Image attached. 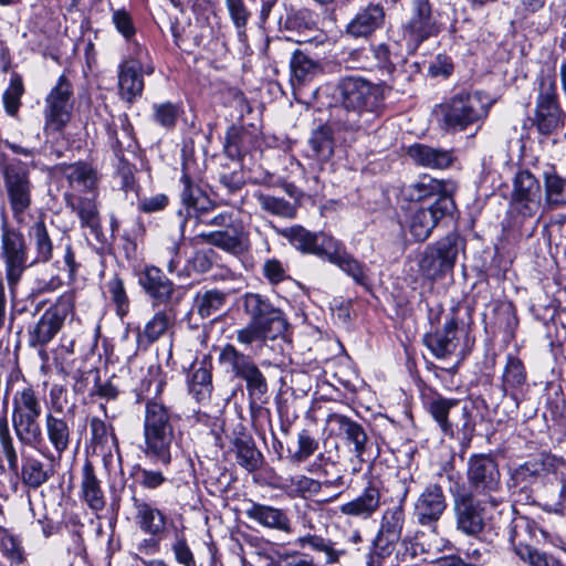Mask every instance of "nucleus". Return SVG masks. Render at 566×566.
I'll use <instances>...</instances> for the list:
<instances>
[{
  "label": "nucleus",
  "mask_w": 566,
  "mask_h": 566,
  "mask_svg": "<svg viewBox=\"0 0 566 566\" xmlns=\"http://www.w3.org/2000/svg\"><path fill=\"white\" fill-rule=\"evenodd\" d=\"M176 314L172 306L165 307L154 314L138 332L137 339L142 344H153L163 337L174 326Z\"/></svg>",
  "instance_id": "obj_32"
},
{
  "label": "nucleus",
  "mask_w": 566,
  "mask_h": 566,
  "mask_svg": "<svg viewBox=\"0 0 566 566\" xmlns=\"http://www.w3.org/2000/svg\"><path fill=\"white\" fill-rule=\"evenodd\" d=\"M54 474L52 468L46 467L41 460L28 457L21 468L22 483L29 489L36 490L45 484Z\"/></svg>",
  "instance_id": "obj_38"
},
{
  "label": "nucleus",
  "mask_w": 566,
  "mask_h": 566,
  "mask_svg": "<svg viewBox=\"0 0 566 566\" xmlns=\"http://www.w3.org/2000/svg\"><path fill=\"white\" fill-rule=\"evenodd\" d=\"M385 22V10L379 4L369 3L360 9L346 25V33L355 39L368 38Z\"/></svg>",
  "instance_id": "obj_26"
},
{
  "label": "nucleus",
  "mask_w": 566,
  "mask_h": 566,
  "mask_svg": "<svg viewBox=\"0 0 566 566\" xmlns=\"http://www.w3.org/2000/svg\"><path fill=\"white\" fill-rule=\"evenodd\" d=\"M326 427L331 434L344 437L348 442L353 443L357 458L364 455L368 437L360 423L344 415L331 413L327 416Z\"/></svg>",
  "instance_id": "obj_24"
},
{
  "label": "nucleus",
  "mask_w": 566,
  "mask_h": 566,
  "mask_svg": "<svg viewBox=\"0 0 566 566\" xmlns=\"http://www.w3.org/2000/svg\"><path fill=\"white\" fill-rule=\"evenodd\" d=\"M316 239L313 254L326 259L331 263H334L335 260L344 252L342 244L331 235L316 233Z\"/></svg>",
  "instance_id": "obj_51"
},
{
  "label": "nucleus",
  "mask_w": 566,
  "mask_h": 566,
  "mask_svg": "<svg viewBox=\"0 0 566 566\" xmlns=\"http://www.w3.org/2000/svg\"><path fill=\"white\" fill-rule=\"evenodd\" d=\"M539 528L526 516L514 517L507 527V538L516 557L528 566H549L547 555L532 545Z\"/></svg>",
  "instance_id": "obj_11"
},
{
  "label": "nucleus",
  "mask_w": 566,
  "mask_h": 566,
  "mask_svg": "<svg viewBox=\"0 0 566 566\" xmlns=\"http://www.w3.org/2000/svg\"><path fill=\"white\" fill-rule=\"evenodd\" d=\"M301 547H311L316 552H323L326 555L327 563H336L342 552L333 547V543L317 535H305L297 539Z\"/></svg>",
  "instance_id": "obj_53"
},
{
  "label": "nucleus",
  "mask_w": 566,
  "mask_h": 566,
  "mask_svg": "<svg viewBox=\"0 0 566 566\" xmlns=\"http://www.w3.org/2000/svg\"><path fill=\"white\" fill-rule=\"evenodd\" d=\"M337 87L344 108L358 117L367 116L366 123L379 115L384 107L386 90L389 88L358 76L342 78Z\"/></svg>",
  "instance_id": "obj_4"
},
{
  "label": "nucleus",
  "mask_w": 566,
  "mask_h": 566,
  "mask_svg": "<svg viewBox=\"0 0 566 566\" xmlns=\"http://www.w3.org/2000/svg\"><path fill=\"white\" fill-rule=\"evenodd\" d=\"M134 518L142 532L159 537L166 528V515L151 503L133 496Z\"/></svg>",
  "instance_id": "obj_27"
},
{
  "label": "nucleus",
  "mask_w": 566,
  "mask_h": 566,
  "mask_svg": "<svg viewBox=\"0 0 566 566\" xmlns=\"http://www.w3.org/2000/svg\"><path fill=\"white\" fill-rule=\"evenodd\" d=\"M526 380V374L523 363L513 356L507 357L506 366L503 374L505 386L516 388L522 386Z\"/></svg>",
  "instance_id": "obj_61"
},
{
  "label": "nucleus",
  "mask_w": 566,
  "mask_h": 566,
  "mask_svg": "<svg viewBox=\"0 0 566 566\" xmlns=\"http://www.w3.org/2000/svg\"><path fill=\"white\" fill-rule=\"evenodd\" d=\"M0 447L4 454L9 469L12 471L18 470V453L14 442L10 432L7 418L0 419Z\"/></svg>",
  "instance_id": "obj_54"
},
{
  "label": "nucleus",
  "mask_w": 566,
  "mask_h": 566,
  "mask_svg": "<svg viewBox=\"0 0 566 566\" xmlns=\"http://www.w3.org/2000/svg\"><path fill=\"white\" fill-rule=\"evenodd\" d=\"M405 523V512L401 506L387 509L381 517L380 528L374 539L377 554L384 556L400 539Z\"/></svg>",
  "instance_id": "obj_23"
},
{
  "label": "nucleus",
  "mask_w": 566,
  "mask_h": 566,
  "mask_svg": "<svg viewBox=\"0 0 566 566\" xmlns=\"http://www.w3.org/2000/svg\"><path fill=\"white\" fill-rule=\"evenodd\" d=\"M497 506L490 504L488 499L473 493L458 494L453 502L457 528L468 536L479 535L484 530L490 510Z\"/></svg>",
  "instance_id": "obj_13"
},
{
  "label": "nucleus",
  "mask_w": 566,
  "mask_h": 566,
  "mask_svg": "<svg viewBox=\"0 0 566 566\" xmlns=\"http://www.w3.org/2000/svg\"><path fill=\"white\" fill-rule=\"evenodd\" d=\"M63 321L64 316L59 313L57 308L46 310L32 332V342L39 345L51 342L61 329Z\"/></svg>",
  "instance_id": "obj_36"
},
{
  "label": "nucleus",
  "mask_w": 566,
  "mask_h": 566,
  "mask_svg": "<svg viewBox=\"0 0 566 566\" xmlns=\"http://www.w3.org/2000/svg\"><path fill=\"white\" fill-rule=\"evenodd\" d=\"M438 32L428 0H415L408 21L403 24V38L416 50L423 41Z\"/></svg>",
  "instance_id": "obj_18"
},
{
  "label": "nucleus",
  "mask_w": 566,
  "mask_h": 566,
  "mask_svg": "<svg viewBox=\"0 0 566 566\" xmlns=\"http://www.w3.org/2000/svg\"><path fill=\"white\" fill-rule=\"evenodd\" d=\"M553 470V459L545 454H538L515 468L511 473V480L514 486L523 490L543 479Z\"/></svg>",
  "instance_id": "obj_25"
},
{
  "label": "nucleus",
  "mask_w": 566,
  "mask_h": 566,
  "mask_svg": "<svg viewBox=\"0 0 566 566\" xmlns=\"http://www.w3.org/2000/svg\"><path fill=\"white\" fill-rule=\"evenodd\" d=\"M62 405H53V410L45 413L44 431L57 460L69 450L72 442V419L61 416Z\"/></svg>",
  "instance_id": "obj_20"
},
{
  "label": "nucleus",
  "mask_w": 566,
  "mask_h": 566,
  "mask_svg": "<svg viewBox=\"0 0 566 566\" xmlns=\"http://www.w3.org/2000/svg\"><path fill=\"white\" fill-rule=\"evenodd\" d=\"M106 293L109 295L112 302L116 306V313L119 317H124L128 313L129 298L126 294L123 280L114 275L106 282Z\"/></svg>",
  "instance_id": "obj_50"
},
{
  "label": "nucleus",
  "mask_w": 566,
  "mask_h": 566,
  "mask_svg": "<svg viewBox=\"0 0 566 566\" xmlns=\"http://www.w3.org/2000/svg\"><path fill=\"white\" fill-rule=\"evenodd\" d=\"M290 243L302 252L312 253L315 247L316 233H312L301 226H293L279 231Z\"/></svg>",
  "instance_id": "obj_46"
},
{
  "label": "nucleus",
  "mask_w": 566,
  "mask_h": 566,
  "mask_svg": "<svg viewBox=\"0 0 566 566\" xmlns=\"http://www.w3.org/2000/svg\"><path fill=\"white\" fill-rule=\"evenodd\" d=\"M0 260L4 265L6 280L10 290L21 281L29 262L28 245L24 234L7 222L1 226Z\"/></svg>",
  "instance_id": "obj_6"
},
{
  "label": "nucleus",
  "mask_w": 566,
  "mask_h": 566,
  "mask_svg": "<svg viewBox=\"0 0 566 566\" xmlns=\"http://www.w3.org/2000/svg\"><path fill=\"white\" fill-rule=\"evenodd\" d=\"M237 459L238 463L249 472L258 470L262 463L261 452L249 442H240L237 446Z\"/></svg>",
  "instance_id": "obj_56"
},
{
  "label": "nucleus",
  "mask_w": 566,
  "mask_h": 566,
  "mask_svg": "<svg viewBox=\"0 0 566 566\" xmlns=\"http://www.w3.org/2000/svg\"><path fill=\"white\" fill-rule=\"evenodd\" d=\"M227 296V293L219 290L199 291L193 298V311L201 318H208L222 310Z\"/></svg>",
  "instance_id": "obj_40"
},
{
  "label": "nucleus",
  "mask_w": 566,
  "mask_h": 566,
  "mask_svg": "<svg viewBox=\"0 0 566 566\" xmlns=\"http://www.w3.org/2000/svg\"><path fill=\"white\" fill-rule=\"evenodd\" d=\"M512 212L523 219L535 217L542 207V187L527 170L520 171L513 182L510 202Z\"/></svg>",
  "instance_id": "obj_17"
},
{
  "label": "nucleus",
  "mask_w": 566,
  "mask_h": 566,
  "mask_svg": "<svg viewBox=\"0 0 566 566\" xmlns=\"http://www.w3.org/2000/svg\"><path fill=\"white\" fill-rule=\"evenodd\" d=\"M534 123L544 135L554 133L563 123L556 81L551 76H544L539 81Z\"/></svg>",
  "instance_id": "obj_14"
},
{
  "label": "nucleus",
  "mask_w": 566,
  "mask_h": 566,
  "mask_svg": "<svg viewBox=\"0 0 566 566\" xmlns=\"http://www.w3.org/2000/svg\"><path fill=\"white\" fill-rule=\"evenodd\" d=\"M407 154L416 165L430 169H444L453 161L450 150L433 148L423 144L411 145Z\"/></svg>",
  "instance_id": "obj_31"
},
{
  "label": "nucleus",
  "mask_w": 566,
  "mask_h": 566,
  "mask_svg": "<svg viewBox=\"0 0 566 566\" xmlns=\"http://www.w3.org/2000/svg\"><path fill=\"white\" fill-rule=\"evenodd\" d=\"M490 105V98L481 92L460 93L440 106L441 120L447 129L464 130L483 120Z\"/></svg>",
  "instance_id": "obj_5"
},
{
  "label": "nucleus",
  "mask_w": 566,
  "mask_h": 566,
  "mask_svg": "<svg viewBox=\"0 0 566 566\" xmlns=\"http://www.w3.org/2000/svg\"><path fill=\"white\" fill-rule=\"evenodd\" d=\"M426 408L446 436L454 437L455 432L468 433L473 429L469 403L464 400L436 395L427 401Z\"/></svg>",
  "instance_id": "obj_7"
},
{
  "label": "nucleus",
  "mask_w": 566,
  "mask_h": 566,
  "mask_svg": "<svg viewBox=\"0 0 566 566\" xmlns=\"http://www.w3.org/2000/svg\"><path fill=\"white\" fill-rule=\"evenodd\" d=\"M244 514L248 518L264 527L290 532V518L281 509L250 501Z\"/></svg>",
  "instance_id": "obj_28"
},
{
  "label": "nucleus",
  "mask_w": 566,
  "mask_h": 566,
  "mask_svg": "<svg viewBox=\"0 0 566 566\" xmlns=\"http://www.w3.org/2000/svg\"><path fill=\"white\" fill-rule=\"evenodd\" d=\"M459 250V235L449 233L436 243L426 247L419 255V271L430 280L444 275L453 269Z\"/></svg>",
  "instance_id": "obj_12"
},
{
  "label": "nucleus",
  "mask_w": 566,
  "mask_h": 566,
  "mask_svg": "<svg viewBox=\"0 0 566 566\" xmlns=\"http://www.w3.org/2000/svg\"><path fill=\"white\" fill-rule=\"evenodd\" d=\"M180 184V199L186 214L180 223L181 232L185 231L188 220L195 219L198 224L217 228L216 231L198 234L203 242L229 253H240L244 249V228L238 216L232 211H220L211 216L216 203L193 184L187 172L182 174Z\"/></svg>",
  "instance_id": "obj_1"
},
{
  "label": "nucleus",
  "mask_w": 566,
  "mask_h": 566,
  "mask_svg": "<svg viewBox=\"0 0 566 566\" xmlns=\"http://www.w3.org/2000/svg\"><path fill=\"white\" fill-rule=\"evenodd\" d=\"M318 449V441L307 430L297 434V450L291 455L293 462L302 463L312 457Z\"/></svg>",
  "instance_id": "obj_58"
},
{
  "label": "nucleus",
  "mask_w": 566,
  "mask_h": 566,
  "mask_svg": "<svg viewBox=\"0 0 566 566\" xmlns=\"http://www.w3.org/2000/svg\"><path fill=\"white\" fill-rule=\"evenodd\" d=\"M145 454L164 465L171 463L180 452L179 436L175 432L174 417L161 402L149 400L144 417Z\"/></svg>",
  "instance_id": "obj_2"
},
{
  "label": "nucleus",
  "mask_w": 566,
  "mask_h": 566,
  "mask_svg": "<svg viewBox=\"0 0 566 566\" xmlns=\"http://www.w3.org/2000/svg\"><path fill=\"white\" fill-rule=\"evenodd\" d=\"M0 551L12 563L21 564L24 559L23 549L15 537L0 527Z\"/></svg>",
  "instance_id": "obj_62"
},
{
  "label": "nucleus",
  "mask_w": 566,
  "mask_h": 566,
  "mask_svg": "<svg viewBox=\"0 0 566 566\" xmlns=\"http://www.w3.org/2000/svg\"><path fill=\"white\" fill-rule=\"evenodd\" d=\"M154 119L160 126L172 129L180 113V107L170 102L154 105Z\"/></svg>",
  "instance_id": "obj_60"
},
{
  "label": "nucleus",
  "mask_w": 566,
  "mask_h": 566,
  "mask_svg": "<svg viewBox=\"0 0 566 566\" xmlns=\"http://www.w3.org/2000/svg\"><path fill=\"white\" fill-rule=\"evenodd\" d=\"M81 494L83 501L93 511H102L105 506V495L92 463L86 462L82 470Z\"/></svg>",
  "instance_id": "obj_33"
},
{
  "label": "nucleus",
  "mask_w": 566,
  "mask_h": 566,
  "mask_svg": "<svg viewBox=\"0 0 566 566\" xmlns=\"http://www.w3.org/2000/svg\"><path fill=\"white\" fill-rule=\"evenodd\" d=\"M254 197H255L258 203L260 205V207L264 211H266L273 216L292 219L296 214L295 205L286 201L283 198L266 195L263 192H255Z\"/></svg>",
  "instance_id": "obj_44"
},
{
  "label": "nucleus",
  "mask_w": 566,
  "mask_h": 566,
  "mask_svg": "<svg viewBox=\"0 0 566 566\" xmlns=\"http://www.w3.org/2000/svg\"><path fill=\"white\" fill-rule=\"evenodd\" d=\"M545 198L551 207L566 205V179L556 174L545 175Z\"/></svg>",
  "instance_id": "obj_49"
},
{
  "label": "nucleus",
  "mask_w": 566,
  "mask_h": 566,
  "mask_svg": "<svg viewBox=\"0 0 566 566\" xmlns=\"http://www.w3.org/2000/svg\"><path fill=\"white\" fill-rule=\"evenodd\" d=\"M66 206L76 213L83 228L95 231L99 227V212L94 197H76L66 193Z\"/></svg>",
  "instance_id": "obj_35"
},
{
  "label": "nucleus",
  "mask_w": 566,
  "mask_h": 566,
  "mask_svg": "<svg viewBox=\"0 0 566 566\" xmlns=\"http://www.w3.org/2000/svg\"><path fill=\"white\" fill-rule=\"evenodd\" d=\"M61 170L70 186L77 191L93 190L96 185V174L86 164L66 165Z\"/></svg>",
  "instance_id": "obj_39"
},
{
  "label": "nucleus",
  "mask_w": 566,
  "mask_h": 566,
  "mask_svg": "<svg viewBox=\"0 0 566 566\" xmlns=\"http://www.w3.org/2000/svg\"><path fill=\"white\" fill-rule=\"evenodd\" d=\"M447 509L442 488L438 484L428 485L418 496L413 505V518L421 526L436 531L438 521Z\"/></svg>",
  "instance_id": "obj_19"
},
{
  "label": "nucleus",
  "mask_w": 566,
  "mask_h": 566,
  "mask_svg": "<svg viewBox=\"0 0 566 566\" xmlns=\"http://www.w3.org/2000/svg\"><path fill=\"white\" fill-rule=\"evenodd\" d=\"M218 360L226 371L232 373L238 378H241L254 364L249 355L240 352L232 344H227L220 349Z\"/></svg>",
  "instance_id": "obj_37"
},
{
  "label": "nucleus",
  "mask_w": 566,
  "mask_h": 566,
  "mask_svg": "<svg viewBox=\"0 0 566 566\" xmlns=\"http://www.w3.org/2000/svg\"><path fill=\"white\" fill-rule=\"evenodd\" d=\"M189 391L197 401L208 399L212 391L211 374L206 367H199L191 374Z\"/></svg>",
  "instance_id": "obj_48"
},
{
  "label": "nucleus",
  "mask_w": 566,
  "mask_h": 566,
  "mask_svg": "<svg viewBox=\"0 0 566 566\" xmlns=\"http://www.w3.org/2000/svg\"><path fill=\"white\" fill-rule=\"evenodd\" d=\"M337 265L342 271H344L347 275L353 277V280L360 285L366 284V271L365 266L355 260L347 252H343L333 263Z\"/></svg>",
  "instance_id": "obj_57"
},
{
  "label": "nucleus",
  "mask_w": 566,
  "mask_h": 566,
  "mask_svg": "<svg viewBox=\"0 0 566 566\" xmlns=\"http://www.w3.org/2000/svg\"><path fill=\"white\" fill-rule=\"evenodd\" d=\"M243 306L249 316V323L271 335V339L279 337L285 332L287 323L282 311L274 307L262 295L247 294Z\"/></svg>",
  "instance_id": "obj_15"
},
{
  "label": "nucleus",
  "mask_w": 566,
  "mask_h": 566,
  "mask_svg": "<svg viewBox=\"0 0 566 566\" xmlns=\"http://www.w3.org/2000/svg\"><path fill=\"white\" fill-rule=\"evenodd\" d=\"M72 97V84L64 75H61L45 97V129L60 132L65 127L71 119Z\"/></svg>",
  "instance_id": "obj_16"
},
{
  "label": "nucleus",
  "mask_w": 566,
  "mask_h": 566,
  "mask_svg": "<svg viewBox=\"0 0 566 566\" xmlns=\"http://www.w3.org/2000/svg\"><path fill=\"white\" fill-rule=\"evenodd\" d=\"M29 235L35 250V259L31 264L49 262L53 255V243L44 222H35Z\"/></svg>",
  "instance_id": "obj_41"
},
{
  "label": "nucleus",
  "mask_w": 566,
  "mask_h": 566,
  "mask_svg": "<svg viewBox=\"0 0 566 566\" xmlns=\"http://www.w3.org/2000/svg\"><path fill=\"white\" fill-rule=\"evenodd\" d=\"M323 483L306 475H295L286 480L285 488L290 495L308 499L318 494Z\"/></svg>",
  "instance_id": "obj_45"
},
{
  "label": "nucleus",
  "mask_w": 566,
  "mask_h": 566,
  "mask_svg": "<svg viewBox=\"0 0 566 566\" xmlns=\"http://www.w3.org/2000/svg\"><path fill=\"white\" fill-rule=\"evenodd\" d=\"M24 93L22 78L19 75H13L10 80L9 87L3 93V105L6 112L10 116H15L21 106V97Z\"/></svg>",
  "instance_id": "obj_52"
},
{
  "label": "nucleus",
  "mask_w": 566,
  "mask_h": 566,
  "mask_svg": "<svg viewBox=\"0 0 566 566\" xmlns=\"http://www.w3.org/2000/svg\"><path fill=\"white\" fill-rule=\"evenodd\" d=\"M43 413L42 400L32 387L15 391L12 399V427L22 446L36 449L44 458L55 460L54 453L43 451L44 434L40 423Z\"/></svg>",
  "instance_id": "obj_3"
},
{
  "label": "nucleus",
  "mask_w": 566,
  "mask_h": 566,
  "mask_svg": "<svg viewBox=\"0 0 566 566\" xmlns=\"http://www.w3.org/2000/svg\"><path fill=\"white\" fill-rule=\"evenodd\" d=\"M290 69L293 88L302 87L322 71L321 64L302 51H295L293 53L290 61Z\"/></svg>",
  "instance_id": "obj_34"
},
{
  "label": "nucleus",
  "mask_w": 566,
  "mask_h": 566,
  "mask_svg": "<svg viewBox=\"0 0 566 566\" xmlns=\"http://www.w3.org/2000/svg\"><path fill=\"white\" fill-rule=\"evenodd\" d=\"M381 493L374 484L368 485L364 492L354 500L340 505L344 515L369 518L380 506Z\"/></svg>",
  "instance_id": "obj_29"
},
{
  "label": "nucleus",
  "mask_w": 566,
  "mask_h": 566,
  "mask_svg": "<svg viewBox=\"0 0 566 566\" xmlns=\"http://www.w3.org/2000/svg\"><path fill=\"white\" fill-rule=\"evenodd\" d=\"M453 207V200L449 196H440L428 206L415 203L406 214L403 227L416 241L423 242L431 235L439 221L451 212Z\"/></svg>",
  "instance_id": "obj_9"
},
{
  "label": "nucleus",
  "mask_w": 566,
  "mask_h": 566,
  "mask_svg": "<svg viewBox=\"0 0 566 566\" xmlns=\"http://www.w3.org/2000/svg\"><path fill=\"white\" fill-rule=\"evenodd\" d=\"M457 328L458 323L454 317H450L441 331L433 334H427L423 338L424 345L437 358H444L451 355L457 348Z\"/></svg>",
  "instance_id": "obj_30"
},
{
  "label": "nucleus",
  "mask_w": 566,
  "mask_h": 566,
  "mask_svg": "<svg viewBox=\"0 0 566 566\" xmlns=\"http://www.w3.org/2000/svg\"><path fill=\"white\" fill-rule=\"evenodd\" d=\"M406 193L412 201H424L430 197H436V200L440 196H447L443 181L427 176L408 187Z\"/></svg>",
  "instance_id": "obj_43"
},
{
  "label": "nucleus",
  "mask_w": 566,
  "mask_h": 566,
  "mask_svg": "<svg viewBox=\"0 0 566 566\" xmlns=\"http://www.w3.org/2000/svg\"><path fill=\"white\" fill-rule=\"evenodd\" d=\"M160 259L170 273L177 271L181 262L180 242L176 240L167 242L160 250Z\"/></svg>",
  "instance_id": "obj_63"
},
{
  "label": "nucleus",
  "mask_w": 566,
  "mask_h": 566,
  "mask_svg": "<svg viewBox=\"0 0 566 566\" xmlns=\"http://www.w3.org/2000/svg\"><path fill=\"white\" fill-rule=\"evenodd\" d=\"M308 145L312 156L319 160H327L334 154V137L329 126L322 125L313 130Z\"/></svg>",
  "instance_id": "obj_42"
},
{
  "label": "nucleus",
  "mask_w": 566,
  "mask_h": 566,
  "mask_svg": "<svg viewBox=\"0 0 566 566\" xmlns=\"http://www.w3.org/2000/svg\"><path fill=\"white\" fill-rule=\"evenodd\" d=\"M138 283L145 293L151 298L154 306H172L176 287L160 269L147 266L139 273Z\"/></svg>",
  "instance_id": "obj_22"
},
{
  "label": "nucleus",
  "mask_w": 566,
  "mask_h": 566,
  "mask_svg": "<svg viewBox=\"0 0 566 566\" xmlns=\"http://www.w3.org/2000/svg\"><path fill=\"white\" fill-rule=\"evenodd\" d=\"M231 20L238 30H242L250 18V12L243 0H226Z\"/></svg>",
  "instance_id": "obj_64"
},
{
  "label": "nucleus",
  "mask_w": 566,
  "mask_h": 566,
  "mask_svg": "<svg viewBox=\"0 0 566 566\" xmlns=\"http://www.w3.org/2000/svg\"><path fill=\"white\" fill-rule=\"evenodd\" d=\"M90 429L92 434V442L95 447L103 450L111 451L112 448L117 447V438L111 426H107L102 419L93 417L90 420Z\"/></svg>",
  "instance_id": "obj_47"
},
{
  "label": "nucleus",
  "mask_w": 566,
  "mask_h": 566,
  "mask_svg": "<svg viewBox=\"0 0 566 566\" xmlns=\"http://www.w3.org/2000/svg\"><path fill=\"white\" fill-rule=\"evenodd\" d=\"M154 67L147 65L145 69L137 59H126L118 66V91L119 96L127 103H133L142 96L144 91L143 74H151Z\"/></svg>",
  "instance_id": "obj_21"
},
{
  "label": "nucleus",
  "mask_w": 566,
  "mask_h": 566,
  "mask_svg": "<svg viewBox=\"0 0 566 566\" xmlns=\"http://www.w3.org/2000/svg\"><path fill=\"white\" fill-rule=\"evenodd\" d=\"M0 170L13 218L22 222L24 212L32 205L30 172L20 160L3 163Z\"/></svg>",
  "instance_id": "obj_10"
},
{
  "label": "nucleus",
  "mask_w": 566,
  "mask_h": 566,
  "mask_svg": "<svg viewBox=\"0 0 566 566\" xmlns=\"http://www.w3.org/2000/svg\"><path fill=\"white\" fill-rule=\"evenodd\" d=\"M241 379L245 381L250 397L261 399L268 392L266 379L255 364L248 369Z\"/></svg>",
  "instance_id": "obj_55"
},
{
  "label": "nucleus",
  "mask_w": 566,
  "mask_h": 566,
  "mask_svg": "<svg viewBox=\"0 0 566 566\" xmlns=\"http://www.w3.org/2000/svg\"><path fill=\"white\" fill-rule=\"evenodd\" d=\"M235 334L237 342L244 347H250L253 344H259L262 347L268 339H271V335L251 323L237 329Z\"/></svg>",
  "instance_id": "obj_59"
},
{
  "label": "nucleus",
  "mask_w": 566,
  "mask_h": 566,
  "mask_svg": "<svg viewBox=\"0 0 566 566\" xmlns=\"http://www.w3.org/2000/svg\"><path fill=\"white\" fill-rule=\"evenodd\" d=\"M467 475L471 493L488 499L492 505H500L503 502L500 495L501 474L493 458L485 454L472 455L469 459Z\"/></svg>",
  "instance_id": "obj_8"
}]
</instances>
